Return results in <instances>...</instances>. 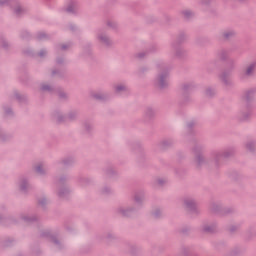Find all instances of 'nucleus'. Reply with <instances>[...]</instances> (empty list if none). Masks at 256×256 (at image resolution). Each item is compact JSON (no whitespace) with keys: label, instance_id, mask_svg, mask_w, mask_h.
Returning a JSON list of instances; mask_svg holds the SVG:
<instances>
[{"label":"nucleus","instance_id":"1","mask_svg":"<svg viewBox=\"0 0 256 256\" xmlns=\"http://www.w3.org/2000/svg\"><path fill=\"white\" fill-rule=\"evenodd\" d=\"M254 69V66L253 65H250L247 70H246V75H251L252 71Z\"/></svg>","mask_w":256,"mask_h":256},{"label":"nucleus","instance_id":"2","mask_svg":"<svg viewBox=\"0 0 256 256\" xmlns=\"http://www.w3.org/2000/svg\"><path fill=\"white\" fill-rule=\"evenodd\" d=\"M160 85L163 86V78H160Z\"/></svg>","mask_w":256,"mask_h":256}]
</instances>
